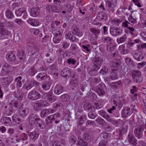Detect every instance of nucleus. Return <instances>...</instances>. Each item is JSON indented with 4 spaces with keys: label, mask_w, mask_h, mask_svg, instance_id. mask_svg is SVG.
Here are the masks:
<instances>
[{
    "label": "nucleus",
    "mask_w": 146,
    "mask_h": 146,
    "mask_svg": "<svg viewBox=\"0 0 146 146\" xmlns=\"http://www.w3.org/2000/svg\"><path fill=\"white\" fill-rule=\"evenodd\" d=\"M120 61L119 60L116 61L115 62H111V71L110 77L111 80H115L118 78V75L116 73V72L118 70V67L120 66Z\"/></svg>",
    "instance_id": "obj_1"
},
{
    "label": "nucleus",
    "mask_w": 146,
    "mask_h": 146,
    "mask_svg": "<svg viewBox=\"0 0 146 146\" xmlns=\"http://www.w3.org/2000/svg\"><path fill=\"white\" fill-rule=\"evenodd\" d=\"M130 76L132 77L133 81L135 82L140 83L143 80L141 72L139 70H132Z\"/></svg>",
    "instance_id": "obj_2"
},
{
    "label": "nucleus",
    "mask_w": 146,
    "mask_h": 146,
    "mask_svg": "<svg viewBox=\"0 0 146 146\" xmlns=\"http://www.w3.org/2000/svg\"><path fill=\"white\" fill-rule=\"evenodd\" d=\"M13 69V68L8 63L5 62L2 66L0 76H3L7 75Z\"/></svg>",
    "instance_id": "obj_3"
},
{
    "label": "nucleus",
    "mask_w": 146,
    "mask_h": 146,
    "mask_svg": "<svg viewBox=\"0 0 146 146\" xmlns=\"http://www.w3.org/2000/svg\"><path fill=\"white\" fill-rule=\"evenodd\" d=\"M41 97V94L35 90H33L30 92L28 95V99L32 101L37 100L40 98Z\"/></svg>",
    "instance_id": "obj_4"
},
{
    "label": "nucleus",
    "mask_w": 146,
    "mask_h": 146,
    "mask_svg": "<svg viewBox=\"0 0 146 146\" xmlns=\"http://www.w3.org/2000/svg\"><path fill=\"white\" fill-rule=\"evenodd\" d=\"M39 118L37 115L32 114L29 115L27 118V120L30 125L31 126H33L35 125L36 122Z\"/></svg>",
    "instance_id": "obj_5"
},
{
    "label": "nucleus",
    "mask_w": 146,
    "mask_h": 146,
    "mask_svg": "<svg viewBox=\"0 0 146 146\" xmlns=\"http://www.w3.org/2000/svg\"><path fill=\"white\" fill-rule=\"evenodd\" d=\"M43 96L44 99L51 103L54 102L56 100V97L54 95L52 92L44 93Z\"/></svg>",
    "instance_id": "obj_6"
},
{
    "label": "nucleus",
    "mask_w": 146,
    "mask_h": 146,
    "mask_svg": "<svg viewBox=\"0 0 146 146\" xmlns=\"http://www.w3.org/2000/svg\"><path fill=\"white\" fill-rule=\"evenodd\" d=\"M106 89V86L105 84L101 83L98 85V88L97 89L96 92L99 96H103L105 95Z\"/></svg>",
    "instance_id": "obj_7"
},
{
    "label": "nucleus",
    "mask_w": 146,
    "mask_h": 146,
    "mask_svg": "<svg viewBox=\"0 0 146 146\" xmlns=\"http://www.w3.org/2000/svg\"><path fill=\"white\" fill-rule=\"evenodd\" d=\"M93 62L94 64L93 67L95 70H98L100 64L103 62V60L100 58H93Z\"/></svg>",
    "instance_id": "obj_8"
},
{
    "label": "nucleus",
    "mask_w": 146,
    "mask_h": 146,
    "mask_svg": "<svg viewBox=\"0 0 146 146\" xmlns=\"http://www.w3.org/2000/svg\"><path fill=\"white\" fill-rule=\"evenodd\" d=\"M143 131V127L141 125L136 127L134 130V133L137 138H141L142 136V132Z\"/></svg>",
    "instance_id": "obj_9"
},
{
    "label": "nucleus",
    "mask_w": 146,
    "mask_h": 146,
    "mask_svg": "<svg viewBox=\"0 0 146 146\" xmlns=\"http://www.w3.org/2000/svg\"><path fill=\"white\" fill-rule=\"evenodd\" d=\"M11 76L2 78L1 80L2 85L5 87L8 86L13 80Z\"/></svg>",
    "instance_id": "obj_10"
},
{
    "label": "nucleus",
    "mask_w": 146,
    "mask_h": 146,
    "mask_svg": "<svg viewBox=\"0 0 146 146\" xmlns=\"http://www.w3.org/2000/svg\"><path fill=\"white\" fill-rule=\"evenodd\" d=\"M3 23H0V39H2L5 38V36H7L9 34V31L7 30L5 28H4L2 27Z\"/></svg>",
    "instance_id": "obj_11"
},
{
    "label": "nucleus",
    "mask_w": 146,
    "mask_h": 146,
    "mask_svg": "<svg viewBox=\"0 0 146 146\" xmlns=\"http://www.w3.org/2000/svg\"><path fill=\"white\" fill-rule=\"evenodd\" d=\"M106 5L111 11L113 12L114 10V8L116 6V1L115 0H109L106 2Z\"/></svg>",
    "instance_id": "obj_12"
},
{
    "label": "nucleus",
    "mask_w": 146,
    "mask_h": 146,
    "mask_svg": "<svg viewBox=\"0 0 146 146\" xmlns=\"http://www.w3.org/2000/svg\"><path fill=\"white\" fill-rule=\"evenodd\" d=\"M15 14L17 16H20L23 14V17L25 19L27 17V14L25 9L24 8H20L16 10L15 12Z\"/></svg>",
    "instance_id": "obj_13"
},
{
    "label": "nucleus",
    "mask_w": 146,
    "mask_h": 146,
    "mask_svg": "<svg viewBox=\"0 0 146 146\" xmlns=\"http://www.w3.org/2000/svg\"><path fill=\"white\" fill-rule=\"evenodd\" d=\"M12 120L13 122H15L16 123V124H20L19 126V127L20 129L22 130L23 129L22 125L23 124L24 122L23 120L19 118H17L16 117V115H14L12 117Z\"/></svg>",
    "instance_id": "obj_14"
},
{
    "label": "nucleus",
    "mask_w": 146,
    "mask_h": 146,
    "mask_svg": "<svg viewBox=\"0 0 146 146\" xmlns=\"http://www.w3.org/2000/svg\"><path fill=\"white\" fill-rule=\"evenodd\" d=\"M98 113L107 121L111 122H113L114 121L113 120L104 110H101L98 112Z\"/></svg>",
    "instance_id": "obj_15"
},
{
    "label": "nucleus",
    "mask_w": 146,
    "mask_h": 146,
    "mask_svg": "<svg viewBox=\"0 0 146 146\" xmlns=\"http://www.w3.org/2000/svg\"><path fill=\"white\" fill-rule=\"evenodd\" d=\"M44 122L40 118H39L35 124L36 127L40 131H43L44 128Z\"/></svg>",
    "instance_id": "obj_16"
},
{
    "label": "nucleus",
    "mask_w": 146,
    "mask_h": 146,
    "mask_svg": "<svg viewBox=\"0 0 146 146\" xmlns=\"http://www.w3.org/2000/svg\"><path fill=\"white\" fill-rule=\"evenodd\" d=\"M110 32L113 36H118L121 34V30L119 28L112 27L110 29Z\"/></svg>",
    "instance_id": "obj_17"
},
{
    "label": "nucleus",
    "mask_w": 146,
    "mask_h": 146,
    "mask_svg": "<svg viewBox=\"0 0 146 146\" xmlns=\"http://www.w3.org/2000/svg\"><path fill=\"white\" fill-rule=\"evenodd\" d=\"M97 18L100 21H104L107 19V15L103 11H100L98 14Z\"/></svg>",
    "instance_id": "obj_18"
},
{
    "label": "nucleus",
    "mask_w": 146,
    "mask_h": 146,
    "mask_svg": "<svg viewBox=\"0 0 146 146\" xmlns=\"http://www.w3.org/2000/svg\"><path fill=\"white\" fill-rule=\"evenodd\" d=\"M63 92V87L58 85H56L54 90V93L57 95H59Z\"/></svg>",
    "instance_id": "obj_19"
},
{
    "label": "nucleus",
    "mask_w": 146,
    "mask_h": 146,
    "mask_svg": "<svg viewBox=\"0 0 146 146\" xmlns=\"http://www.w3.org/2000/svg\"><path fill=\"white\" fill-rule=\"evenodd\" d=\"M124 16L119 18H115L111 20V23L116 26H119V24L124 20Z\"/></svg>",
    "instance_id": "obj_20"
},
{
    "label": "nucleus",
    "mask_w": 146,
    "mask_h": 146,
    "mask_svg": "<svg viewBox=\"0 0 146 146\" xmlns=\"http://www.w3.org/2000/svg\"><path fill=\"white\" fill-rule=\"evenodd\" d=\"M71 73V70L66 68L63 69L60 72L61 75L64 77H69Z\"/></svg>",
    "instance_id": "obj_21"
},
{
    "label": "nucleus",
    "mask_w": 146,
    "mask_h": 146,
    "mask_svg": "<svg viewBox=\"0 0 146 146\" xmlns=\"http://www.w3.org/2000/svg\"><path fill=\"white\" fill-rule=\"evenodd\" d=\"M46 74L45 72H41L39 73L36 77L37 80L40 81L46 79Z\"/></svg>",
    "instance_id": "obj_22"
},
{
    "label": "nucleus",
    "mask_w": 146,
    "mask_h": 146,
    "mask_svg": "<svg viewBox=\"0 0 146 146\" xmlns=\"http://www.w3.org/2000/svg\"><path fill=\"white\" fill-rule=\"evenodd\" d=\"M1 122L4 124V125H6L11 124V121L10 118L8 117H3L1 120Z\"/></svg>",
    "instance_id": "obj_23"
},
{
    "label": "nucleus",
    "mask_w": 146,
    "mask_h": 146,
    "mask_svg": "<svg viewBox=\"0 0 146 146\" xmlns=\"http://www.w3.org/2000/svg\"><path fill=\"white\" fill-rule=\"evenodd\" d=\"M27 22L28 23L33 26H37L39 24L38 21L35 19L30 18L27 20Z\"/></svg>",
    "instance_id": "obj_24"
},
{
    "label": "nucleus",
    "mask_w": 146,
    "mask_h": 146,
    "mask_svg": "<svg viewBox=\"0 0 146 146\" xmlns=\"http://www.w3.org/2000/svg\"><path fill=\"white\" fill-rule=\"evenodd\" d=\"M52 85L51 81H48L43 83L42 85V88L45 90H48Z\"/></svg>",
    "instance_id": "obj_25"
},
{
    "label": "nucleus",
    "mask_w": 146,
    "mask_h": 146,
    "mask_svg": "<svg viewBox=\"0 0 146 146\" xmlns=\"http://www.w3.org/2000/svg\"><path fill=\"white\" fill-rule=\"evenodd\" d=\"M6 57L7 59L10 61L13 62L16 59V56L12 52L8 53L6 55Z\"/></svg>",
    "instance_id": "obj_26"
},
{
    "label": "nucleus",
    "mask_w": 146,
    "mask_h": 146,
    "mask_svg": "<svg viewBox=\"0 0 146 146\" xmlns=\"http://www.w3.org/2000/svg\"><path fill=\"white\" fill-rule=\"evenodd\" d=\"M38 135V134L35 131L30 133L29 134L30 138L33 141L37 139L39 136Z\"/></svg>",
    "instance_id": "obj_27"
},
{
    "label": "nucleus",
    "mask_w": 146,
    "mask_h": 146,
    "mask_svg": "<svg viewBox=\"0 0 146 146\" xmlns=\"http://www.w3.org/2000/svg\"><path fill=\"white\" fill-rule=\"evenodd\" d=\"M19 112L21 116L23 118H24L28 114L29 111L28 108H25L21 110H20Z\"/></svg>",
    "instance_id": "obj_28"
},
{
    "label": "nucleus",
    "mask_w": 146,
    "mask_h": 146,
    "mask_svg": "<svg viewBox=\"0 0 146 146\" xmlns=\"http://www.w3.org/2000/svg\"><path fill=\"white\" fill-rule=\"evenodd\" d=\"M9 105L12 110H17L18 108V104L17 102L14 100H11L9 103Z\"/></svg>",
    "instance_id": "obj_29"
},
{
    "label": "nucleus",
    "mask_w": 146,
    "mask_h": 146,
    "mask_svg": "<svg viewBox=\"0 0 146 146\" xmlns=\"http://www.w3.org/2000/svg\"><path fill=\"white\" fill-rule=\"evenodd\" d=\"M127 44H124L119 46V50L122 54H125L127 53Z\"/></svg>",
    "instance_id": "obj_30"
},
{
    "label": "nucleus",
    "mask_w": 146,
    "mask_h": 146,
    "mask_svg": "<svg viewBox=\"0 0 146 146\" xmlns=\"http://www.w3.org/2000/svg\"><path fill=\"white\" fill-rule=\"evenodd\" d=\"M128 141L130 144L137 143V139L131 133L128 135Z\"/></svg>",
    "instance_id": "obj_31"
},
{
    "label": "nucleus",
    "mask_w": 146,
    "mask_h": 146,
    "mask_svg": "<svg viewBox=\"0 0 146 146\" xmlns=\"http://www.w3.org/2000/svg\"><path fill=\"white\" fill-rule=\"evenodd\" d=\"M69 85L71 87H76L78 85V79L74 77H73L70 80Z\"/></svg>",
    "instance_id": "obj_32"
},
{
    "label": "nucleus",
    "mask_w": 146,
    "mask_h": 146,
    "mask_svg": "<svg viewBox=\"0 0 146 146\" xmlns=\"http://www.w3.org/2000/svg\"><path fill=\"white\" fill-rule=\"evenodd\" d=\"M33 87L31 84V82L30 81L27 80L23 86V88L25 89L26 90H30Z\"/></svg>",
    "instance_id": "obj_33"
},
{
    "label": "nucleus",
    "mask_w": 146,
    "mask_h": 146,
    "mask_svg": "<svg viewBox=\"0 0 146 146\" xmlns=\"http://www.w3.org/2000/svg\"><path fill=\"white\" fill-rule=\"evenodd\" d=\"M90 32L93 33L95 36H98L100 33V31L99 29L95 28H91L90 29Z\"/></svg>",
    "instance_id": "obj_34"
},
{
    "label": "nucleus",
    "mask_w": 146,
    "mask_h": 146,
    "mask_svg": "<svg viewBox=\"0 0 146 146\" xmlns=\"http://www.w3.org/2000/svg\"><path fill=\"white\" fill-rule=\"evenodd\" d=\"M34 110L35 111H38L41 107L39 101L34 103L33 105Z\"/></svg>",
    "instance_id": "obj_35"
},
{
    "label": "nucleus",
    "mask_w": 146,
    "mask_h": 146,
    "mask_svg": "<svg viewBox=\"0 0 146 146\" xmlns=\"http://www.w3.org/2000/svg\"><path fill=\"white\" fill-rule=\"evenodd\" d=\"M39 10L37 8H33L31 9V15L33 17H36L38 14Z\"/></svg>",
    "instance_id": "obj_36"
},
{
    "label": "nucleus",
    "mask_w": 146,
    "mask_h": 146,
    "mask_svg": "<svg viewBox=\"0 0 146 146\" xmlns=\"http://www.w3.org/2000/svg\"><path fill=\"white\" fill-rule=\"evenodd\" d=\"M77 145H78L81 146H87L88 145L87 143L82 139L81 137H78V140L77 141Z\"/></svg>",
    "instance_id": "obj_37"
},
{
    "label": "nucleus",
    "mask_w": 146,
    "mask_h": 146,
    "mask_svg": "<svg viewBox=\"0 0 146 146\" xmlns=\"http://www.w3.org/2000/svg\"><path fill=\"white\" fill-rule=\"evenodd\" d=\"M37 71L33 66L30 68L28 70V74L29 76H33L36 74Z\"/></svg>",
    "instance_id": "obj_38"
},
{
    "label": "nucleus",
    "mask_w": 146,
    "mask_h": 146,
    "mask_svg": "<svg viewBox=\"0 0 146 146\" xmlns=\"http://www.w3.org/2000/svg\"><path fill=\"white\" fill-rule=\"evenodd\" d=\"M97 96L94 93L91 92L88 95V98L90 101H93L97 99Z\"/></svg>",
    "instance_id": "obj_39"
},
{
    "label": "nucleus",
    "mask_w": 146,
    "mask_h": 146,
    "mask_svg": "<svg viewBox=\"0 0 146 146\" xmlns=\"http://www.w3.org/2000/svg\"><path fill=\"white\" fill-rule=\"evenodd\" d=\"M5 16L9 19H12L13 18L14 16L12 11L7 9L6 11Z\"/></svg>",
    "instance_id": "obj_40"
},
{
    "label": "nucleus",
    "mask_w": 146,
    "mask_h": 146,
    "mask_svg": "<svg viewBox=\"0 0 146 146\" xmlns=\"http://www.w3.org/2000/svg\"><path fill=\"white\" fill-rule=\"evenodd\" d=\"M58 34H54V36L53 38V41L55 44L58 43L60 41V37L58 36Z\"/></svg>",
    "instance_id": "obj_41"
},
{
    "label": "nucleus",
    "mask_w": 146,
    "mask_h": 146,
    "mask_svg": "<svg viewBox=\"0 0 146 146\" xmlns=\"http://www.w3.org/2000/svg\"><path fill=\"white\" fill-rule=\"evenodd\" d=\"M100 137L102 139H107L109 137H110V134L105 132H103L100 134Z\"/></svg>",
    "instance_id": "obj_42"
},
{
    "label": "nucleus",
    "mask_w": 146,
    "mask_h": 146,
    "mask_svg": "<svg viewBox=\"0 0 146 146\" xmlns=\"http://www.w3.org/2000/svg\"><path fill=\"white\" fill-rule=\"evenodd\" d=\"M108 68L105 66H104L100 71L99 74L101 75H106L108 72Z\"/></svg>",
    "instance_id": "obj_43"
},
{
    "label": "nucleus",
    "mask_w": 146,
    "mask_h": 146,
    "mask_svg": "<svg viewBox=\"0 0 146 146\" xmlns=\"http://www.w3.org/2000/svg\"><path fill=\"white\" fill-rule=\"evenodd\" d=\"M87 120L86 115H82L79 118V124L80 125L84 123L85 121Z\"/></svg>",
    "instance_id": "obj_44"
},
{
    "label": "nucleus",
    "mask_w": 146,
    "mask_h": 146,
    "mask_svg": "<svg viewBox=\"0 0 146 146\" xmlns=\"http://www.w3.org/2000/svg\"><path fill=\"white\" fill-rule=\"evenodd\" d=\"M127 38V36L126 35H124L123 36L117 39V41L118 44L123 42H125Z\"/></svg>",
    "instance_id": "obj_45"
},
{
    "label": "nucleus",
    "mask_w": 146,
    "mask_h": 146,
    "mask_svg": "<svg viewBox=\"0 0 146 146\" xmlns=\"http://www.w3.org/2000/svg\"><path fill=\"white\" fill-rule=\"evenodd\" d=\"M116 47V46L115 45L110 44L107 45V50L108 51L111 52L114 50Z\"/></svg>",
    "instance_id": "obj_46"
},
{
    "label": "nucleus",
    "mask_w": 146,
    "mask_h": 146,
    "mask_svg": "<svg viewBox=\"0 0 146 146\" xmlns=\"http://www.w3.org/2000/svg\"><path fill=\"white\" fill-rule=\"evenodd\" d=\"M78 49V47L77 45L74 44H72L70 47V52H76Z\"/></svg>",
    "instance_id": "obj_47"
},
{
    "label": "nucleus",
    "mask_w": 146,
    "mask_h": 146,
    "mask_svg": "<svg viewBox=\"0 0 146 146\" xmlns=\"http://www.w3.org/2000/svg\"><path fill=\"white\" fill-rule=\"evenodd\" d=\"M69 96L66 94H64L61 96L60 97V99L63 102H66L69 98Z\"/></svg>",
    "instance_id": "obj_48"
},
{
    "label": "nucleus",
    "mask_w": 146,
    "mask_h": 146,
    "mask_svg": "<svg viewBox=\"0 0 146 146\" xmlns=\"http://www.w3.org/2000/svg\"><path fill=\"white\" fill-rule=\"evenodd\" d=\"M84 108L85 110H90L92 109L93 106L91 104L87 103L84 105Z\"/></svg>",
    "instance_id": "obj_49"
},
{
    "label": "nucleus",
    "mask_w": 146,
    "mask_h": 146,
    "mask_svg": "<svg viewBox=\"0 0 146 146\" xmlns=\"http://www.w3.org/2000/svg\"><path fill=\"white\" fill-rule=\"evenodd\" d=\"M66 62L69 65H74L76 62L74 58H70L67 60Z\"/></svg>",
    "instance_id": "obj_50"
},
{
    "label": "nucleus",
    "mask_w": 146,
    "mask_h": 146,
    "mask_svg": "<svg viewBox=\"0 0 146 146\" xmlns=\"http://www.w3.org/2000/svg\"><path fill=\"white\" fill-rule=\"evenodd\" d=\"M72 33L79 36H81L80 30L78 28H76L74 29L72 31Z\"/></svg>",
    "instance_id": "obj_51"
},
{
    "label": "nucleus",
    "mask_w": 146,
    "mask_h": 146,
    "mask_svg": "<svg viewBox=\"0 0 146 146\" xmlns=\"http://www.w3.org/2000/svg\"><path fill=\"white\" fill-rule=\"evenodd\" d=\"M54 121L52 115L48 116L45 119V121L47 123H51Z\"/></svg>",
    "instance_id": "obj_52"
},
{
    "label": "nucleus",
    "mask_w": 146,
    "mask_h": 146,
    "mask_svg": "<svg viewBox=\"0 0 146 146\" xmlns=\"http://www.w3.org/2000/svg\"><path fill=\"white\" fill-rule=\"evenodd\" d=\"M18 57L20 60H23L25 58V55L23 51H21L19 53Z\"/></svg>",
    "instance_id": "obj_53"
},
{
    "label": "nucleus",
    "mask_w": 146,
    "mask_h": 146,
    "mask_svg": "<svg viewBox=\"0 0 146 146\" xmlns=\"http://www.w3.org/2000/svg\"><path fill=\"white\" fill-rule=\"evenodd\" d=\"M41 107L46 106L49 105V103L45 100H39Z\"/></svg>",
    "instance_id": "obj_54"
},
{
    "label": "nucleus",
    "mask_w": 146,
    "mask_h": 146,
    "mask_svg": "<svg viewBox=\"0 0 146 146\" xmlns=\"http://www.w3.org/2000/svg\"><path fill=\"white\" fill-rule=\"evenodd\" d=\"M122 116L124 117H128V108H125L122 110Z\"/></svg>",
    "instance_id": "obj_55"
},
{
    "label": "nucleus",
    "mask_w": 146,
    "mask_h": 146,
    "mask_svg": "<svg viewBox=\"0 0 146 146\" xmlns=\"http://www.w3.org/2000/svg\"><path fill=\"white\" fill-rule=\"evenodd\" d=\"M14 21L20 26H22L23 23V22L21 19H15Z\"/></svg>",
    "instance_id": "obj_56"
},
{
    "label": "nucleus",
    "mask_w": 146,
    "mask_h": 146,
    "mask_svg": "<svg viewBox=\"0 0 146 146\" xmlns=\"http://www.w3.org/2000/svg\"><path fill=\"white\" fill-rule=\"evenodd\" d=\"M97 116V115L95 113H93L92 111L90 112L88 114L89 117L92 119H94Z\"/></svg>",
    "instance_id": "obj_57"
},
{
    "label": "nucleus",
    "mask_w": 146,
    "mask_h": 146,
    "mask_svg": "<svg viewBox=\"0 0 146 146\" xmlns=\"http://www.w3.org/2000/svg\"><path fill=\"white\" fill-rule=\"evenodd\" d=\"M102 107V105L101 103L99 101H98L95 104L94 106H93V108L97 109H99Z\"/></svg>",
    "instance_id": "obj_58"
},
{
    "label": "nucleus",
    "mask_w": 146,
    "mask_h": 146,
    "mask_svg": "<svg viewBox=\"0 0 146 146\" xmlns=\"http://www.w3.org/2000/svg\"><path fill=\"white\" fill-rule=\"evenodd\" d=\"M103 40L105 43H111L113 41L112 39L110 37H104Z\"/></svg>",
    "instance_id": "obj_59"
},
{
    "label": "nucleus",
    "mask_w": 146,
    "mask_h": 146,
    "mask_svg": "<svg viewBox=\"0 0 146 146\" xmlns=\"http://www.w3.org/2000/svg\"><path fill=\"white\" fill-rule=\"evenodd\" d=\"M76 137L74 135L71 136L69 139V141L72 144H74L76 142Z\"/></svg>",
    "instance_id": "obj_60"
},
{
    "label": "nucleus",
    "mask_w": 146,
    "mask_h": 146,
    "mask_svg": "<svg viewBox=\"0 0 146 146\" xmlns=\"http://www.w3.org/2000/svg\"><path fill=\"white\" fill-rule=\"evenodd\" d=\"M30 31L35 35H37L39 33V30L37 29H30Z\"/></svg>",
    "instance_id": "obj_61"
},
{
    "label": "nucleus",
    "mask_w": 146,
    "mask_h": 146,
    "mask_svg": "<svg viewBox=\"0 0 146 146\" xmlns=\"http://www.w3.org/2000/svg\"><path fill=\"white\" fill-rule=\"evenodd\" d=\"M134 57L135 59L137 61H140L143 58L142 56H141L140 54H134Z\"/></svg>",
    "instance_id": "obj_62"
},
{
    "label": "nucleus",
    "mask_w": 146,
    "mask_h": 146,
    "mask_svg": "<svg viewBox=\"0 0 146 146\" xmlns=\"http://www.w3.org/2000/svg\"><path fill=\"white\" fill-rule=\"evenodd\" d=\"M91 80L94 83L96 84L98 83L101 81V79L99 78H98L95 77L92 78Z\"/></svg>",
    "instance_id": "obj_63"
},
{
    "label": "nucleus",
    "mask_w": 146,
    "mask_h": 146,
    "mask_svg": "<svg viewBox=\"0 0 146 146\" xmlns=\"http://www.w3.org/2000/svg\"><path fill=\"white\" fill-rule=\"evenodd\" d=\"M69 43L68 42L66 41H64L62 42V47L64 49H66L68 48L69 47Z\"/></svg>",
    "instance_id": "obj_64"
}]
</instances>
